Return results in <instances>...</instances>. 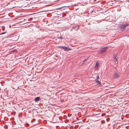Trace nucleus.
<instances>
[{"label":"nucleus","mask_w":129,"mask_h":129,"mask_svg":"<svg viewBox=\"0 0 129 129\" xmlns=\"http://www.w3.org/2000/svg\"><path fill=\"white\" fill-rule=\"evenodd\" d=\"M129 25L125 23L123 24H121L120 25H118V27L121 29H125V28L128 26Z\"/></svg>","instance_id":"nucleus-1"},{"label":"nucleus","mask_w":129,"mask_h":129,"mask_svg":"<svg viewBox=\"0 0 129 129\" xmlns=\"http://www.w3.org/2000/svg\"><path fill=\"white\" fill-rule=\"evenodd\" d=\"M120 75V73L119 72H115L113 74V76L114 78H117L119 77Z\"/></svg>","instance_id":"nucleus-2"},{"label":"nucleus","mask_w":129,"mask_h":129,"mask_svg":"<svg viewBox=\"0 0 129 129\" xmlns=\"http://www.w3.org/2000/svg\"><path fill=\"white\" fill-rule=\"evenodd\" d=\"M99 78V76L98 75H97L96 76V79L95 80V81L98 84L100 85L101 84L100 82L98 80Z\"/></svg>","instance_id":"nucleus-3"},{"label":"nucleus","mask_w":129,"mask_h":129,"mask_svg":"<svg viewBox=\"0 0 129 129\" xmlns=\"http://www.w3.org/2000/svg\"><path fill=\"white\" fill-rule=\"evenodd\" d=\"M72 29H75L76 30H77L79 29V27L78 26L76 25L73 26L72 27Z\"/></svg>","instance_id":"nucleus-4"},{"label":"nucleus","mask_w":129,"mask_h":129,"mask_svg":"<svg viewBox=\"0 0 129 129\" xmlns=\"http://www.w3.org/2000/svg\"><path fill=\"white\" fill-rule=\"evenodd\" d=\"M107 47L103 48H102L101 50V51L102 52H104L107 49Z\"/></svg>","instance_id":"nucleus-5"},{"label":"nucleus","mask_w":129,"mask_h":129,"mask_svg":"<svg viewBox=\"0 0 129 129\" xmlns=\"http://www.w3.org/2000/svg\"><path fill=\"white\" fill-rule=\"evenodd\" d=\"M65 51H68L71 50V49L69 48L68 47H64L63 49Z\"/></svg>","instance_id":"nucleus-6"},{"label":"nucleus","mask_w":129,"mask_h":129,"mask_svg":"<svg viewBox=\"0 0 129 129\" xmlns=\"http://www.w3.org/2000/svg\"><path fill=\"white\" fill-rule=\"evenodd\" d=\"M40 98L39 97H36L35 99V102L38 101L40 99Z\"/></svg>","instance_id":"nucleus-7"},{"label":"nucleus","mask_w":129,"mask_h":129,"mask_svg":"<svg viewBox=\"0 0 129 129\" xmlns=\"http://www.w3.org/2000/svg\"><path fill=\"white\" fill-rule=\"evenodd\" d=\"M99 64V63L98 62H96V63L95 64V65L94 67V68L95 69L97 68L98 67Z\"/></svg>","instance_id":"nucleus-8"},{"label":"nucleus","mask_w":129,"mask_h":129,"mask_svg":"<svg viewBox=\"0 0 129 129\" xmlns=\"http://www.w3.org/2000/svg\"><path fill=\"white\" fill-rule=\"evenodd\" d=\"M117 55L116 54L114 55V61L116 63V61H117V59H116V57Z\"/></svg>","instance_id":"nucleus-9"},{"label":"nucleus","mask_w":129,"mask_h":129,"mask_svg":"<svg viewBox=\"0 0 129 129\" xmlns=\"http://www.w3.org/2000/svg\"><path fill=\"white\" fill-rule=\"evenodd\" d=\"M64 47L63 46H59L58 47V48H60L63 49Z\"/></svg>","instance_id":"nucleus-10"},{"label":"nucleus","mask_w":129,"mask_h":129,"mask_svg":"<svg viewBox=\"0 0 129 129\" xmlns=\"http://www.w3.org/2000/svg\"><path fill=\"white\" fill-rule=\"evenodd\" d=\"M62 7H60L59 8H57L55 9L56 10H59L61 9Z\"/></svg>","instance_id":"nucleus-11"},{"label":"nucleus","mask_w":129,"mask_h":129,"mask_svg":"<svg viewBox=\"0 0 129 129\" xmlns=\"http://www.w3.org/2000/svg\"><path fill=\"white\" fill-rule=\"evenodd\" d=\"M7 33V31H6L5 32H4L2 33L1 34H0V35H3V34H5V33Z\"/></svg>","instance_id":"nucleus-12"},{"label":"nucleus","mask_w":129,"mask_h":129,"mask_svg":"<svg viewBox=\"0 0 129 129\" xmlns=\"http://www.w3.org/2000/svg\"><path fill=\"white\" fill-rule=\"evenodd\" d=\"M58 38L61 39H63V38L61 37H60L59 38Z\"/></svg>","instance_id":"nucleus-13"},{"label":"nucleus","mask_w":129,"mask_h":129,"mask_svg":"<svg viewBox=\"0 0 129 129\" xmlns=\"http://www.w3.org/2000/svg\"><path fill=\"white\" fill-rule=\"evenodd\" d=\"M86 60V59L84 60V61H83V62H85Z\"/></svg>","instance_id":"nucleus-14"},{"label":"nucleus","mask_w":129,"mask_h":129,"mask_svg":"<svg viewBox=\"0 0 129 129\" xmlns=\"http://www.w3.org/2000/svg\"><path fill=\"white\" fill-rule=\"evenodd\" d=\"M103 114H102L101 115V116H103Z\"/></svg>","instance_id":"nucleus-15"},{"label":"nucleus","mask_w":129,"mask_h":129,"mask_svg":"<svg viewBox=\"0 0 129 129\" xmlns=\"http://www.w3.org/2000/svg\"><path fill=\"white\" fill-rule=\"evenodd\" d=\"M33 122V120H32L31 121V122Z\"/></svg>","instance_id":"nucleus-16"},{"label":"nucleus","mask_w":129,"mask_h":129,"mask_svg":"<svg viewBox=\"0 0 129 129\" xmlns=\"http://www.w3.org/2000/svg\"><path fill=\"white\" fill-rule=\"evenodd\" d=\"M70 30H71V31H72V29H71Z\"/></svg>","instance_id":"nucleus-17"},{"label":"nucleus","mask_w":129,"mask_h":129,"mask_svg":"<svg viewBox=\"0 0 129 129\" xmlns=\"http://www.w3.org/2000/svg\"><path fill=\"white\" fill-rule=\"evenodd\" d=\"M13 88V89H15V88Z\"/></svg>","instance_id":"nucleus-18"}]
</instances>
